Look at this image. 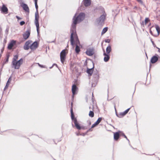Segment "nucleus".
Instances as JSON below:
<instances>
[{"instance_id":"f257e3e1","label":"nucleus","mask_w":160,"mask_h":160,"mask_svg":"<svg viewBox=\"0 0 160 160\" xmlns=\"http://www.w3.org/2000/svg\"><path fill=\"white\" fill-rule=\"evenodd\" d=\"M85 14L84 12H80L77 16L75 13L72 18V22L70 28L71 34L70 36L71 44L73 46L75 43L74 36L76 35V27L77 24L80 22L84 19Z\"/></svg>"},{"instance_id":"f03ea898","label":"nucleus","mask_w":160,"mask_h":160,"mask_svg":"<svg viewBox=\"0 0 160 160\" xmlns=\"http://www.w3.org/2000/svg\"><path fill=\"white\" fill-rule=\"evenodd\" d=\"M99 78L98 72L95 69L93 74V78L92 79V87H95L97 84Z\"/></svg>"},{"instance_id":"7ed1b4c3","label":"nucleus","mask_w":160,"mask_h":160,"mask_svg":"<svg viewBox=\"0 0 160 160\" xmlns=\"http://www.w3.org/2000/svg\"><path fill=\"white\" fill-rule=\"evenodd\" d=\"M107 14L105 11H103L102 14L96 19L97 23L100 25H102L104 23V21L106 18Z\"/></svg>"},{"instance_id":"20e7f679","label":"nucleus","mask_w":160,"mask_h":160,"mask_svg":"<svg viewBox=\"0 0 160 160\" xmlns=\"http://www.w3.org/2000/svg\"><path fill=\"white\" fill-rule=\"evenodd\" d=\"M39 18L38 11H36L35 13V23L37 31L38 33V35L39 34V23L38 19Z\"/></svg>"},{"instance_id":"39448f33","label":"nucleus","mask_w":160,"mask_h":160,"mask_svg":"<svg viewBox=\"0 0 160 160\" xmlns=\"http://www.w3.org/2000/svg\"><path fill=\"white\" fill-rule=\"evenodd\" d=\"M67 53L65 49L63 50L61 52L60 54V60L62 63L64 64V62L66 58Z\"/></svg>"},{"instance_id":"423d86ee","label":"nucleus","mask_w":160,"mask_h":160,"mask_svg":"<svg viewBox=\"0 0 160 160\" xmlns=\"http://www.w3.org/2000/svg\"><path fill=\"white\" fill-rule=\"evenodd\" d=\"M72 121L74 122V126L78 130H81V126L78 122L77 118H75L73 119V120H72ZM72 126L73 127H74V125L72 123Z\"/></svg>"},{"instance_id":"0eeeda50","label":"nucleus","mask_w":160,"mask_h":160,"mask_svg":"<svg viewBox=\"0 0 160 160\" xmlns=\"http://www.w3.org/2000/svg\"><path fill=\"white\" fill-rule=\"evenodd\" d=\"M159 56L158 55L155 54L151 58L150 62L152 64H154L158 61V60Z\"/></svg>"},{"instance_id":"6e6552de","label":"nucleus","mask_w":160,"mask_h":160,"mask_svg":"<svg viewBox=\"0 0 160 160\" xmlns=\"http://www.w3.org/2000/svg\"><path fill=\"white\" fill-rule=\"evenodd\" d=\"M94 49L93 48H88L86 50L85 53L87 55L89 56H91L94 54Z\"/></svg>"},{"instance_id":"1a4fd4ad","label":"nucleus","mask_w":160,"mask_h":160,"mask_svg":"<svg viewBox=\"0 0 160 160\" xmlns=\"http://www.w3.org/2000/svg\"><path fill=\"white\" fill-rule=\"evenodd\" d=\"M92 61L93 64L92 68H87L86 70V72L88 73V75L89 76H91L92 75L93 72L94 71V63H93V61L92 60Z\"/></svg>"},{"instance_id":"9d476101","label":"nucleus","mask_w":160,"mask_h":160,"mask_svg":"<svg viewBox=\"0 0 160 160\" xmlns=\"http://www.w3.org/2000/svg\"><path fill=\"white\" fill-rule=\"evenodd\" d=\"M38 42L35 41L33 42L30 46V48L32 50H35L38 46Z\"/></svg>"},{"instance_id":"9b49d317","label":"nucleus","mask_w":160,"mask_h":160,"mask_svg":"<svg viewBox=\"0 0 160 160\" xmlns=\"http://www.w3.org/2000/svg\"><path fill=\"white\" fill-rule=\"evenodd\" d=\"M16 40H11L9 43L8 44V48L9 50L12 49L13 47L16 44Z\"/></svg>"},{"instance_id":"f8f14e48","label":"nucleus","mask_w":160,"mask_h":160,"mask_svg":"<svg viewBox=\"0 0 160 160\" xmlns=\"http://www.w3.org/2000/svg\"><path fill=\"white\" fill-rule=\"evenodd\" d=\"M120 136V131L114 132V139L115 141H118Z\"/></svg>"},{"instance_id":"ddd939ff","label":"nucleus","mask_w":160,"mask_h":160,"mask_svg":"<svg viewBox=\"0 0 160 160\" xmlns=\"http://www.w3.org/2000/svg\"><path fill=\"white\" fill-rule=\"evenodd\" d=\"M30 34V30H28L25 32L23 34V38L26 40L29 37Z\"/></svg>"},{"instance_id":"4468645a","label":"nucleus","mask_w":160,"mask_h":160,"mask_svg":"<svg viewBox=\"0 0 160 160\" xmlns=\"http://www.w3.org/2000/svg\"><path fill=\"white\" fill-rule=\"evenodd\" d=\"M103 51L104 52L103 54V55L104 56V61L105 62H107L109 61L110 58V57L109 54H107L105 53L104 49H103Z\"/></svg>"},{"instance_id":"2eb2a0df","label":"nucleus","mask_w":160,"mask_h":160,"mask_svg":"<svg viewBox=\"0 0 160 160\" xmlns=\"http://www.w3.org/2000/svg\"><path fill=\"white\" fill-rule=\"evenodd\" d=\"M12 67L14 68L15 69H19L20 66V65H18V63H17V61H12Z\"/></svg>"},{"instance_id":"dca6fc26","label":"nucleus","mask_w":160,"mask_h":160,"mask_svg":"<svg viewBox=\"0 0 160 160\" xmlns=\"http://www.w3.org/2000/svg\"><path fill=\"white\" fill-rule=\"evenodd\" d=\"M78 88L76 85L73 84L72 86V93L73 94H77V91Z\"/></svg>"},{"instance_id":"f3484780","label":"nucleus","mask_w":160,"mask_h":160,"mask_svg":"<svg viewBox=\"0 0 160 160\" xmlns=\"http://www.w3.org/2000/svg\"><path fill=\"white\" fill-rule=\"evenodd\" d=\"M102 117L99 118L98 120H97V121L93 124L91 126V128H93L96 127L100 123V122L102 121Z\"/></svg>"},{"instance_id":"a211bd4d","label":"nucleus","mask_w":160,"mask_h":160,"mask_svg":"<svg viewBox=\"0 0 160 160\" xmlns=\"http://www.w3.org/2000/svg\"><path fill=\"white\" fill-rule=\"evenodd\" d=\"M84 5L86 7L90 6L91 3V0H83Z\"/></svg>"},{"instance_id":"6ab92c4d","label":"nucleus","mask_w":160,"mask_h":160,"mask_svg":"<svg viewBox=\"0 0 160 160\" xmlns=\"http://www.w3.org/2000/svg\"><path fill=\"white\" fill-rule=\"evenodd\" d=\"M130 109V108H128L123 112H121L119 113V115L122 117V118L125 116L128 112Z\"/></svg>"},{"instance_id":"aec40b11","label":"nucleus","mask_w":160,"mask_h":160,"mask_svg":"<svg viewBox=\"0 0 160 160\" xmlns=\"http://www.w3.org/2000/svg\"><path fill=\"white\" fill-rule=\"evenodd\" d=\"M155 27L156 29V31L157 32L158 34H155V35H154V37H157V36H158L160 33V28L159 26L157 25H155Z\"/></svg>"},{"instance_id":"412c9836","label":"nucleus","mask_w":160,"mask_h":160,"mask_svg":"<svg viewBox=\"0 0 160 160\" xmlns=\"http://www.w3.org/2000/svg\"><path fill=\"white\" fill-rule=\"evenodd\" d=\"M111 47L110 45H109L106 48V54H109L110 52L111 51Z\"/></svg>"},{"instance_id":"4be33fe9","label":"nucleus","mask_w":160,"mask_h":160,"mask_svg":"<svg viewBox=\"0 0 160 160\" xmlns=\"http://www.w3.org/2000/svg\"><path fill=\"white\" fill-rule=\"evenodd\" d=\"M71 112V116L72 120H73L74 119L76 118L74 115V113L73 112L72 108H71L70 109Z\"/></svg>"},{"instance_id":"5701e85b","label":"nucleus","mask_w":160,"mask_h":160,"mask_svg":"<svg viewBox=\"0 0 160 160\" xmlns=\"http://www.w3.org/2000/svg\"><path fill=\"white\" fill-rule=\"evenodd\" d=\"M119 12V11H112V16L114 17V19L115 18L117 14H118Z\"/></svg>"},{"instance_id":"b1692460","label":"nucleus","mask_w":160,"mask_h":160,"mask_svg":"<svg viewBox=\"0 0 160 160\" xmlns=\"http://www.w3.org/2000/svg\"><path fill=\"white\" fill-rule=\"evenodd\" d=\"M75 51L77 54L80 51V48L78 45H76Z\"/></svg>"},{"instance_id":"393cba45","label":"nucleus","mask_w":160,"mask_h":160,"mask_svg":"<svg viewBox=\"0 0 160 160\" xmlns=\"http://www.w3.org/2000/svg\"><path fill=\"white\" fill-rule=\"evenodd\" d=\"M9 57H10V55H9V53H8V54H6L5 61L3 62V63L4 64H5L6 63H7L8 62Z\"/></svg>"},{"instance_id":"a878e982","label":"nucleus","mask_w":160,"mask_h":160,"mask_svg":"<svg viewBox=\"0 0 160 160\" xmlns=\"http://www.w3.org/2000/svg\"><path fill=\"white\" fill-rule=\"evenodd\" d=\"M22 6L24 10H28L29 9L28 6L26 4H22Z\"/></svg>"},{"instance_id":"bb28decb","label":"nucleus","mask_w":160,"mask_h":160,"mask_svg":"<svg viewBox=\"0 0 160 160\" xmlns=\"http://www.w3.org/2000/svg\"><path fill=\"white\" fill-rule=\"evenodd\" d=\"M108 27H106L103 28L102 29V32H101V34L102 35L104 33H105L108 31Z\"/></svg>"},{"instance_id":"cd10ccee","label":"nucleus","mask_w":160,"mask_h":160,"mask_svg":"<svg viewBox=\"0 0 160 160\" xmlns=\"http://www.w3.org/2000/svg\"><path fill=\"white\" fill-rule=\"evenodd\" d=\"M23 62V59L22 58L18 61L17 60V63H18V65L21 66Z\"/></svg>"},{"instance_id":"c85d7f7f","label":"nucleus","mask_w":160,"mask_h":160,"mask_svg":"<svg viewBox=\"0 0 160 160\" xmlns=\"http://www.w3.org/2000/svg\"><path fill=\"white\" fill-rule=\"evenodd\" d=\"M92 110H93V109H92ZM89 116L91 118H92L94 116V113L93 111H89Z\"/></svg>"},{"instance_id":"c756f323","label":"nucleus","mask_w":160,"mask_h":160,"mask_svg":"<svg viewBox=\"0 0 160 160\" xmlns=\"http://www.w3.org/2000/svg\"><path fill=\"white\" fill-rule=\"evenodd\" d=\"M120 133H121V136H123L129 142V140L127 136L125 135V134H124V133L122 131H120Z\"/></svg>"},{"instance_id":"7c9ffc66","label":"nucleus","mask_w":160,"mask_h":160,"mask_svg":"<svg viewBox=\"0 0 160 160\" xmlns=\"http://www.w3.org/2000/svg\"><path fill=\"white\" fill-rule=\"evenodd\" d=\"M30 48V46L27 45L25 44H24L23 46V48L24 50H28Z\"/></svg>"},{"instance_id":"2f4dec72","label":"nucleus","mask_w":160,"mask_h":160,"mask_svg":"<svg viewBox=\"0 0 160 160\" xmlns=\"http://www.w3.org/2000/svg\"><path fill=\"white\" fill-rule=\"evenodd\" d=\"M18 55H16L15 56H14V57L13 58V61H17V60H18Z\"/></svg>"},{"instance_id":"473e14b6","label":"nucleus","mask_w":160,"mask_h":160,"mask_svg":"<svg viewBox=\"0 0 160 160\" xmlns=\"http://www.w3.org/2000/svg\"><path fill=\"white\" fill-rule=\"evenodd\" d=\"M12 80V76H11L9 78H8V81L7 82V83L8 84H9L11 81Z\"/></svg>"},{"instance_id":"72a5a7b5","label":"nucleus","mask_w":160,"mask_h":160,"mask_svg":"<svg viewBox=\"0 0 160 160\" xmlns=\"http://www.w3.org/2000/svg\"><path fill=\"white\" fill-rule=\"evenodd\" d=\"M32 41L31 40H28L26 42L25 44L29 46L31 42Z\"/></svg>"},{"instance_id":"f704fd0d","label":"nucleus","mask_w":160,"mask_h":160,"mask_svg":"<svg viewBox=\"0 0 160 160\" xmlns=\"http://www.w3.org/2000/svg\"><path fill=\"white\" fill-rule=\"evenodd\" d=\"M1 13L4 14H6L8 13V11H1Z\"/></svg>"},{"instance_id":"c9c22d12","label":"nucleus","mask_w":160,"mask_h":160,"mask_svg":"<svg viewBox=\"0 0 160 160\" xmlns=\"http://www.w3.org/2000/svg\"><path fill=\"white\" fill-rule=\"evenodd\" d=\"M76 42L77 44L76 45H78V44L80 45V42H79V40L77 37V38H76Z\"/></svg>"},{"instance_id":"e433bc0d","label":"nucleus","mask_w":160,"mask_h":160,"mask_svg":"<svg viewBox=\"0 0 160 160\" xmlns=\"http://www.w3.org/2000/svg\"><path fill=\"white\" fill-rule=\"evenodd\" d=\"M149 21V19L148 18H145V24H146Z\"/></svg>"},{"instance_id":"4c0bfd02","label":"nucleus","mask_w":160,"mask_h":160,"mask_svg":"<svg viewBox=\"0 0 160 160\" xmlns=\"http://www.w3.org/2000/svg\"><path fill=\"white\" fill-rule=\"evenodd\" d=\"M150 40H151V42H152V44L153 46L154 47H157L155 45V44L154 42L153 41H152V39L151 38L150 39Z\"/></svg>"},{"instance_id":"58836bf2","label":"nucleus","mask_w":160,"mask_h":160,"mask_svg":"<svg viewBox=\"0 0 160 160\" xmlns=\"http://www.w3.org/2000/svg\"><path fill=\"white\" fill-rule=\"evenodd\" d=\"M1 10H8V9L4 5H3L2 7Z\"/></svg>"},{"instance_id":"ea45409f","label":"nucleus","mask_w":160,"mask_h":160,"mask_svg":"<svg viewBox=\"0 0 160 160\" xmlns=\"http://www.w3.org/2000/svg\"><path fill=\"white\" fill-rule=\"evenodd\" d=\"M115 109L116 111V114L117 116L119 118H122V117L119 115V114H118L116 112V109L115 107Z\"/></svg>"},{"instance_id":"a19ab883","label":"nucleus","mask_w":160,"mask_h":160,"mask_svg":"<svg viewBox=\"0 0 160 160\" xmlns=\"http://www.w3.org/2000/svg\"><path fill=\"white\" fill-rule=\"evenodd\" d=\"M25 23V22L23 21L20 22V24L21 26H22Z\"/></svg>"},{"instance_id":"79ce46f5","label":"nucleus","mask_w":160,"mask_h":160,"mask_svg":"<svg viewBox=\"0 0 160 160\" xmlns=\"http://www.w3.org/2000/svg\"><path fill=\"white\" fill-rule=\"evenodd\" d=\"M9 84H8L6 83V85L4 87V90L5 91L6 89H7L8 87Z\"/></svg>"},{"instance_id":"37998d69","label":"nucleus","mask_w":160,"mask_h":160,"mask_svg":"<svg viewBox=\"0 0 160 160\" xmlns=\"http://www.w3.org/2000/svg\"><path fill=\"white\" fill-rule=\"evenodd\" d=\"M105 42H106L109 43L110 42V40L109 39H107L105 40Z\"/></svg>"},{"instance_id":"c03bdc74","label":"nucleus","mask_w":160,"mask_h":160,"mask_svg":"<svg viewBox=\"0 0 160 160\" xmlns=\"http://www.w3.org/2000/svg\"><path fill=\"white\" fill-rule=\"evenodd\" d=\"M38 65H39V67H41L42 68H45V66L43 65H42L40 64L39 63H38Z\"/></svg>"},{"instance_id":"a18cd8bd","label":"nucleus","mask_w":160,"mask_h":160,"mask_svg":"<svg viewBox=\"0 0 160 160\" xmlns=\"http://www.w3.org/2000/svg\"><path fill=\"white\" fill-rule=\"evenodd\" d=\"M8 31H9L8 28H7L5 30V32H6V33H7V34H8Z\"/></svg>"},{"instance_id":"49530a36","label":"nucleus","mask_w":160,"mask_h":160,"mask_svg":"<svg viewBox=\"0 0 160 160\" xmlns=\"http://www.w3.org/2000/svg\"><path fill=\"white\" fill-rule=\"evenodd\" d=\"M81 129H82L83 130L87 129V128H86L85 127H84L83 126H81Z\"/></svg>"},{"instance_id":"de8ad7c7","label":"nucleus","mask_w":160,"mask_h":160,"mask_svg":"<svg viewBox=\"0 0 160 160\" xmlns=\"http://www.w3.org/2000/svg\"><path fill=\"white\" fill-rule=\"evenodd\" d=\"M87 122L88 123L89 125H90L91 124V122L90 120H88L87 121Z\"/></svg>"},{"instance_id":"09e8293b","label":"nucleus","mask_w":160,"mask_h":160,"mask_svg":"<svg viewBox=\"0 0 160 160\" xmlns=\"http://www.w3.org/2000/svg\"><path fill=\"white\" fill-rule=\"evenodd\" d=\"M16 18L18 19V20L21 19L22 18L18 16H16Z\"/></svg>"},{"instance_id":"8fccbe9b","label":"nucleus","mask_w":160,"mask_h":160,"mask_svg":"<svg viewBox=\"0 0 160 160\" xmlns=\"http://www.w3.org/2000/svg\"><path fill=\"white\" fill-rule=\"evenodd\" d=\"M87 134V132H86L85 133H82L81 134V136H85L86 134Z\"/></svg>"},{"instance_id":"3c124183","label":"nucleus","mask_w":160,"mask_h":160,"mask_svg":"<svg viewBox=\"0 0 160 160\" xmlns=\"http://www.w3.org/2000/svg\"><path fill=\"white\" fill-rule=\"evenodd\" d=\"M150 33L152 35V36H154V35H155V34H153V32H152V31L151 30H150Z\"/></svg>"},{"instance_id":"603ef678","label":"nucleus","mask_w":160,"mask_h":160,"mask_svg":"<svg viewBox=\"0 0 160 160\" xmlns=\"http://www.w3.org/2000/svg\"><path fill=\"white\" fill-rule=\"evenodd\" d=\"M35 3V5L36 7V9H37L38 8V6L37 5V3Z\"/></svg>"},{"instance_id":"864d4df0","label":"nucleus","mask_w":160,"mask_h":160,"mask_svg":"<svg viewBox=\"0 0 160 160\" xmlns=\"http://www.w3.org/2000/svg\"><path fill=\"white\" fill-rule=\"evenodd\" d=\"M2 32V29L0 27V38H1V33Z\"/></svg>"},{"instance_id":"5fc2aeb1","label":"nucleus","mask_w":160,"mask_h":160,"mask_svg":"<svg viewBox=\"0 0 160 160\" xmlns=\"http://www.w3.org/2000/svg\"><path fill=\"white\" fill-rule=\"evenodd\" d=\"M4 50V48L3 47L1 49V53H2Z\"/></svg>"},{"instance_id":"6e6d98bb","label":"nucleus","mask_w":160,"mask_h":160,"mask_svg":"<svg viewBox=\"0 0 160 160\" xmlns=\"http://www.w3.org/2000/svg\"><path fill=\"white\" fill-rule=\"evenodd\" d=\"M52 65L53 66H54L55 65V66H56V67H57L58 68V65H57V64H56V63H53V64H52Z\"/></svg>"},{"instance_id":"4d7b16f0","label":"nucleus","mask_w":160,"mask_h":160,"mask_svg":"<svg viewBox=\"0 0 160 160\" xmlns=\"http://www.w3.org/2000/svg\"><path fill=\"white\" fill-rule=\"evenodd\" d=\"M138 2H140L141 3H142V0H137Z\"/></svg>"},{"instance_id":"13d9d810","label":"nucleus","mask_w":160,"mask_h":160,"mask_svg":"<svg viewBox=\"0 0 160 160\" xmlns=\"http://www.w3.org/2000/svg\"><path fill=\"white\" fill-rule=\"evenodd\" d=\"M76 135L77 136L81 135V134L79 133H76Z\"/></svg>"},{"instance_id":"bf43d9fd","label":"nucleus","mask_w":160,"mask_h":160,"mask_svg":"<svg viewBox=\"0 0 160 160\" xmlns=\"http://www.w3.org/2000/svg\"><path fill=\"white\" fill-rule=\"evenodd\" d=\"M74 95H75V94H72V100H73V99L74 97Z\"/></svg>"},{"instance_id":"052dcab7","label":"nucleus","mask_w":160,"mask_h":160,"mask_svg":"<svg viewBox=\"0 0 160 160\" xmlns=\"http://www.w3.org/2000/svg\"><path fill=\"white\" fill-rule=\"evenodd\" d=\"M156 48H157V49H158V51L160 53V48H158V47H156Z\"/></svg>"},{"instance_id":"680f3d73","label":"nucleus","mask_w":160,"mask_h":160,"mask_svg":"<svg viewBox=\"0 0 160 160\" xmlns=\"http://www.w3.org/2000/svg\"><path fill=\"white\" fill-rule=\"evenodd\" d=\"M141 24L142 25H143L144 24V22L142 21L141 23Z\"/></svg>"},{"instance_id":"e2e57ef3","label":"nucleus","mask_w":160,"mask_h":160,"mask_svg":"<svg viewBox=\"0 0 160 160\" xmlns=\"http://www.w3.org/2000/svg\"><path fill=\"white\" fill-rule=\"evenodd\" d=\"M92 128H90L89 129V130H90V132H91L92 131Z\"/></svg>"},{"instance_id":"0e129e2a","label":"nucleus","mask_w":160,"mask_h":160,"mask_svg":"<svg viewBox=\"0 0 160 160\" xmlns=\"http://www.w3.org/2000/svg\"><path fill=\"white\" fill-rule=\"evenodd\" d=\"M4 43H6V39H4Z\"/></svg>"},{"instance_id":"69168bd1","label":"nucleus","mask_w":160,"mask_h":160,"mask_svg":"<svg viewBox=\"0 0 160 160\" xmlns=\"http://www.w3.org/2000/svg\"><path fill=\"white\" fill-rule=\"evenodd\" d=\"M35 2V3H37V1L38 0H34Z\"/></svg>"},{"instance_id":"338daca9","label":"nucleus","mask_w":160,"mask_h":160,"mask_svg":"<svg viewBox=\"0 0 160 160\" xmlns=\"http://www.w3.org/2000/svg\"><path fill=\"white\" fill-rule=\"evenodd\" d=\"M90 132V130H89V129L87 131V132H87V133L88 132Z\"/></svg>"},{"instance_id":"774afa93","label":"nucleus","mask_w":160,"mask_h":160,"mask_svg":"<svg viewBox=\"0 0 160 160\" xmlns=\"http://www.w3.org/2000/svg\"><path fill=\"white\" fill-rule=\"evenodd\" d=\"M90 132V130H89V129L87 131V132H87V133L88 132Z\"/></svg>"}]
</instances>
